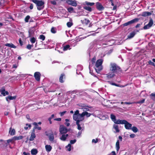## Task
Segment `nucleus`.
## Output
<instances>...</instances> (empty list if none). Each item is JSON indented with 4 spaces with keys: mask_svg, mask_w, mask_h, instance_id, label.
Wrapping results in <instances>:
<instances>
[{
    "mask_svg": "<svg viewBox=\"0 0 155 155\" xmlns=\"http://www.w3.org/2000/svg\"><path fill=\"white\" fill-rule=\"evenodd\" d=\"M153 24V20L152 18H150L149 20L148 23L146 25H145L143 27L144 29H149L151 27Z\"/></svg>",
    "mask_w": 155,
    "mask_h": 155,
    "instance_id": "ddd939ff",
    "label": "nucleus"
},
{
    "mask_svg": "<svg viewBox=\"0 0 155 155\" xmlns=\"http://www.w3.org/2000/svg\"><path fill=\"white\" fill-rule=\"evenodd\" d=\"M82 115L83 116V117H84V116H86L87 117H88L91 116V114L87 112H83L82 113Z\"/></svg>",
    "mask_w": 155,
    "mask_h": 155,
    "instance_id": "412c9836",
    "label": "nucleus"
},
{
    "mask_svg": "<svg viewBox=\"0 0 155 155\" xmlns=\"http://www.w3.org/2000/svg\"><path fill=\"white\" fill-rule=\"evenodd\" d=\"M120 123V124H124L125 127L126 129H130L131 128L132 126V124L129 123L125 120H122Z\"/></svg>",
    "mask_w": 155,
    "mask_h": 155,
    "instance_id": "20e7f679",
    "label": "nucleus"
},
{
    "mask_svg": "<svg viewBox=\"0 0 155 155\" xmlns=\"http://www.w3.org/2000/svg\"><path fill=\"white\" fill-rule=\"evenodd\" d=\"M152 13L151 12H142L141 16L143 17H146L151 15Z\"/></svg>",
    "mask_w": 155,
    "mask_h": 155,
    "instance_id": "dca6fc26",
    "label": "nucleus"
},
{
    "mask_svg": "<svg viewBox=\"0 0 155 155\" xmlns=\"http://www.w3.org/2000/svg\"><path fill=\"white\" fill-rule=\"evenodd\" d=\"M66 112V111H64L62 112H61L60 113V114L61 116H62L64 115V114Z\"/></svg>",
    "mask_w": 155,
    "mask_h": 155,
    "instance_id": "6e6d98bb",
    "label": "nucleus"
},
{
    "mask_svg": "<svg viewBox=\"0 0 155 155\" xmlns=\"http://www.w3.org/2000/svg\"><path fill=\"white\" fill-rule=\"evenodd\" d=\"M23 137L22 136H14L13 137V140H14V141L16 140H18L21 139L23 138Z\"/></svg>",
    "mask_w": 155,
    "mask_h": 155,
    "instance_id": "bb28decb",
    "label": "nucleus"
},
{
    "mask_svg": "<svg viewBox=\"0 0 155 155\" xmlns=\"http://www.w3.org/2000/svg\"><path fill=\"white\" fill-rule=\"evenodd\" d=\"M9 134L11 135H13L15 134V130L14 129H12V128L11 127L10 128L9 130Z\"/></svg>",
    "mask_w": 155,
    "mask_h": 155,
    "instance_id": "5701e85b",
    "label": "nucleus"
},
{
    "mask_svg": "<svg viewBox=\"0 0 155 155\" xmlns=\"http://www.w3.org/2000/svg\"><path fill=\"white\" fill-rule=\"evenodd\" d=\"M95 60H96V57H94L92 59V60H91L92 63V64H94L95 63Z\"/></svg>",
    "mask_w": 155,
    "mask_h": 155,
    "instance_id": "5fc2aeb1",
    "label": "nucleus"
},
{
    "mask_svg": "<svg viewBox=\"0 0 155 155\" xmlns=\"http://www.w3.org/2000/svg\"><path fill=\"white\" fill-rule=\"evenodd\" d=\"M110 70L113 73L119 72L121 71L120 68L115 63H111Z\"/></svg>",
    "mask_w": 155,
    "mask_h": 155,
    "instance_id": "f257e3e1",
    "label": "nucleus"
},
{
    "mask_svg": "<svg viewBox=\"0 0 155 155\" xmlns=\"http://www.w3.org/2000/svg\"><path fill=\"white\" fill-rule=\"evenodd\" d=\"M133 103L127 102H125L124 103V104H132Z\"/></svg>",
    "mask_w": 155,
    "mask_h": 155,
    "instance_id": "052dcab7",
    "label": "nucleus"
},
{
    "mask_svg": "<svg viewBox=\"0 0 155 155\" xmlns=\"http://www.w3.org/2000/svg\"><path fill=\"white\" fill-rule=\"evenodd\" d=\"M45 37L44 35H41L39 36V37L38 38L39 39H45Z\"/></svg>",
    "mask_w": 155,
    "mask_h": 155,
    "instance_id": "603ef678",
    "label": "nucleus"
},
{
    "mask_svg": "<svg viewBox=\"0 0 155 155\" xmlns=\"http://www.w3.org/2000/svg\"><path fill=\"white\" fill-rule=\"evenodd\" d=\"M135 35V33L134 31L130 33L127 36L128 38H133Z\"/></svg>",
    "mask_w": 155,
    "mask_h": 155,
    "instance_id": "c756f323",
    "label": "nucleus"
},
{
    "mask_svg": "<svg viewBox=\"0 0 155 155\" xmlns=\"http://www.w3.org/2000/svg\"><path fill=\"white\" fill-rule=\"evenodd\" d=\"M82 109H83L84 112H87L89 111V109L88 107H82Z\"/></svg>",
    "mask_w": 155,
    "mask_h": 155,
    "instance_id": "c03bdc74",
    "label": "nucleus"
},
{
    "mask_svg": "<svg viewBox=\"0 0 155 155\" xmlns=\"http://www.w3.org/2000/svg\"><path fill=\"white\" fill-rule=\"evenodd\" d=\"M67 10L69 12H72L74 11L73 8L72 7H70L68 8Z\"/></svg>",
    "mask_w": 155,
    "mask_h": 155,
    "instance_id": "a19ab883",
    "label": "nucleus"
},
{
    "mask_svg": "<svg viewBox=\"0 0 155 155\" xmlns=\"http://www.w3.org/2000/svg\"><path fill=\"white\" fill-rule=\"evenodd\" d=\"M36 136L35 134L31 133V137L29 139L30 141H32L34 140V139L35 137Z\"/></svg>",
    "mask_w": 155,
    "mask_h": 155,
    "instance_id": "473e14b6",
    "label": "nucleus"
},
{
    "mask_svg": "<svg viewBox=\"0 0 155 155\" xmlns=\"http://www.w3.org/2000/svg\"><path fill=\"white\" fill-rule=\"evenodd\" d=\"M83 5H85L86 6H92L94 5V2H90L87 1H85L83 4Z\"/></svg>",
    "mask_w": 155,
    "mask_h": 155,
    "instance_id": "f3484780",
    "label": "nucleus"
},
{
    "mask_svg": "<svg viewBox=\"0 0 155 155\" xmlns=\"http://www.w3.org/2000/svg\"><path fill=\"white\" fill-rule=\"evenodd\" d=\"M130 129L134 133H137L138 130L137 128L135 126L132 127Z\"/></svg>",
    "mask_w": 155,
    "mask_h": 155,
    "instance_id": "72a5a7b5",
    "label": "nucleus"
},
{
    "mask_svg": "<svg viewBox=\"0 0 155 155\" xmlns=\"http://www.w3.org/2000/svg\"><path fill=\"white\" fill-rule=\"evenodd\" d=\"M36 39H30V41L32 43H35V42Z\"/></svg>",
    "mask_w": 155,
    "mask_h": 155,
    "instance_id": "69168bd1",
    "label": "nucleus"
},
{
    "mask_svg": "<svg viewBox=\"0 0 155 155\" xmlns=\"http://www.w3.org/2000/svg\"><path fill=\"white\" fill-rule=\"evenodd\" d=\"M30 16L28 15L26 16L25 18V21L26 22H28L29 21V20L30 18Z\"/></svg>",
    "mask_w": 155,
    "mask_h": 155,
    "instance_id": "4c0bfd02",
    "label": "nucleus"
},
{
    "mask_svg": "<svg viewBox=\"0 0 155 155\" xmlns=\"http://www.w3.org/2000/svg\"><path fill=\"white\" fill-rule=\"evenodd\" d=\"M79 114V110H77L74 112V114L73 115V117L75 116L76 115H78L80 114Z\"/></svg>",
    "mask_w": 155,
    "mask_h": 155,
    "instance_id": "58836bf2",
    "label": "nucleus"
},
{
    "mask_svg": "<svg viewBox=\"0 0 155 155\" xmlns=\"http://www.w3.org/2000/svg\"><path fill=\"white\" fill-rule=\"evenodd\" d=\"M49 139L51 141H52L54 140V135L53 134H51L49 136Z\"/></svg>",
    "mask_w": 155,
    "mask_h": 155,
    "instance_id": "2f4dec72",
    "label": "nucleus"
},
{
    "mask_svg": "<svg viewBox=\"0 0 155 155\" xmlns=\"http://www.w3.org/2000/svg\"><path fill=\"white\" fill-rule=\"evenodd\" d=\"M76 141V139H74V140H71L70 141V144H74Z\"/></svg>",
    "mask_w": 155,
    "mask_h": 155,
    "instance_id": "de8ad7c7",
    "label": "nucleus"
},
{
    "mask_svg": "<svg viewBox=\"0 0 155 155\" xmlns=\"http://www.w3.org/2000/svg\"><path fill=\"white\" fill-rule=\"evenodd\" d=\"M13 141H14V140H13V138L11 139H9L7 140V142L8 143H12Z\"/></svg>",
    "mask_w": 155,
    "mask_h": 155,
    "instance_id": "8fccbe9b",
    "label": "nucleus"
},
{
    "mask_svg": "<svg viewBox=\"0 0 155 155\" xmlns=\"http://www.w3.org/2000/svg\"><path fill=\"white\" fill-rule=\"evenodd\" d=\"M151 98L153 100H155V93H152L150 95Z\"/></svg>",
    "mask_w": 155,
    "mask_h": 155,
    "instance_id": "e433bc0d",
    "label": "nucleus"
},
{
    "mask_svg": "<svg viewBox=\"0 0 155 155\" xmlns=\"http://www.w3.org/2000/svg\"><path fill=\"white\" fill-rule=\"evenodd\" d=\"M142 24H138L135 26L136 28H139Z\"/></svg>",
    "mask_w": 155,
    "mask_h": 155,
    "instance_id": "0e129e2a",
    "label": "nucleus"
},
{
    "mask_svg": "<svg viewBox=\"0 0 155 155\" xmlns=\"http://www.w3.org/2000/svg\"><path fill=\"white\" fill-rule=\"evenodd\" d=\"M136 135L134 134H132L130 135V137L131 138H134L135 137Z\"/></svg>",
    "mask_w": 155,
    "mask_h": 155,
    "instance_id": "13d9d810",
    "label": "nucleus"
},
{
    "mask_svg": "<svg viewBox=\"0 0 155 155\" xmlns=\"http://www.w3.org/2000/svg\"><path fill=\"white\" fill-rule=\"evenodd\" d=\"M65 78V75L64 74H61L59 78V81L61 83H63L64 81L63 80V79Z\"/></svg>",
    "mask_w": 155,
    "mask_h": 155,
    "instance_id": "aec40b11",
    "label": "nucleus"
},
{
    "mask_svg": "<svg viewBox=\"0 0 155 155\" xmlns=\"http://www.w3.org/2000/svg\"><path fill=\"white\" fill-rule=\"evenodd\" d=\"M76 124L78 126V129L79 130H81L82 128L79 124V122H76Z\"/></svg>",
    "mask_w": 155,
    "mask_h": 155,
    "instance_id": "37998d69",
    "label": "nucleus"
},
{
    "mask_svg": "<svg viewBox=\"0 0 155 155\" xmlns=\"http://www.w3.org/2000/svg\"><path fill=\"white\" fill-rule=\"evenodd\" d=\"M66 2L69 5H71L72 6L76 7L77 5V2L75 0H67Z\"/></svg>",
    "mask_w": 155,
    "mask_h": 155,
    "instance_id": "f8f14e48",
    "label": "nucleus"
},
{
    "mask_svg": "<svg viewBox=\"0 0 155 155\" xmlns=\"http://www.w3.org/2000/svg\"><path fill=\"white\" fill-rule=\"evenodd\" d=\"M16 98V96L12 97L11 96H8V97H6V100L7 101H8L9 100L15 99Z\"/></svg>",
    "mask_w": 155,
    "mask_h": 155,
    "instance_id": "cd10ccee",
    "label": "nucleus"
},
{
    "mask_svg": "<svg viewBox=\"0 0 155 155\" xmlns=\"http://www.w3.org/2000/svg\"><path fill=\"white\" fill-rule=\"evenodd\" d=\"M69 47L70 45H67L64 47L63 50L64 51L67 50L69 48Z\"/></svg>",
    "mask_w": 155,
    "mask_h": 155,
    "instance_id": "49530a36",
    "label": "nucleus"
},
{
    "mask_svg": "<svg viewBox=\"0 0 155 155\" xmlns=\"http://www.w3.org/2000/svg\"><path fill=\"white\" fill-rule=\"evenodd\" d=\"M110 117L112 121L116 124H120V122L122 120H117L116 119L115 116L112 114H110Z\"/></svg>",
    "mask_w": 155,
    "mask_h": 155,
    "instance_id": "1a4fd4ad",
    "label": "nucleus"
},
{
    "mask_svg": "<svg viewBox=\"0 0 155 155\" xmlns=\"http://www.w3.org/2000/svg\"><path fill=\"white\" fill-rule=\"evenodd\" d=\"M139 20V18H135L130 21L124 23L123 24L124 26H126L130 25L133 24L135 22H138Z\"/></svg>",
    "mask_w": 155,
    "mask_h": 155,
    "instance_id": "6e6552de",
    "label": "nucleus"
},
{
    "mask_svg": "<svg viewBox=\"0 0 155 155\" xmlns=\"http://www.w3.org/2000/svg\"><path fill=\"white\" fill-rule=\"evenodd\" d=\"M97 142H98V140L97 139H96L95 140L94 139H93L92 140V142L93 143H97Z\"/></svg>",
    "mask_w": 155,
    "mask_h": 155,
    "instance_id": "680f3d73",
    "label": "nucleus"
},
{
    "mask_svg": "<svg viewBox=\"0 0 155 155\" xmlns=\"http://www.w3.org/2000/svg\"><path fill=\"white\" fill-rule=\"evenodd\" d=\"M23 154L24 155H30V153H26L25 152H23Z\"/></svg>",
    "mask_w": 155,
    "mask_h": 155,
    "instance_id": "338daca9",
    "label": "nucleus"
},
{
    "mask_svg": "<svg viewBox=\"0 0 155 155\" xmlns=\"http://www.w3.org/2000/svg\"><path fill=\"white\" fill-rule=\"evenodd\" d=\"M31 127V124H26V126L24 127V129H25L26 130H27L28 129V127L30 128Z\"/></svg>",
    "mask_w": 155,
    "mask_h": 155,
    "instance_id": "a18cd8bd",
    "label": "nucleus"
},
{
    "mask_svg": "<svg viewBox=\"0 0 155 155\" xmlns=\"http://www.w3.org/2000/svg\"><path fill=\"white\" fill-rule=\"evenodd\" d=\"M102 61L101 59H99L97 61L95 64V69L97 72L98 73L102 69L101 65Z\"/></svg>",
    "mask_w": 155,
    "mask_h": 155,
    "instance_id": "7ed1b4c3",
    "label": "nucleus"
},
{
    "mask_svg": "<svg viewBox=\"0 0 155 155\" xmlns=\"http://www.w3.org/2000/svg\"><path fill=\"white\" fill-rule=\"evenodd\" d=\"M32 46L30 45H28L27 46V48L28 49H31Z\"/></svg>",
    "mask_w": 155,
    "mask_h": 155,
    "instance_id": "bf43d9fd",
    "label": "nucleus"
},
{
    "mask_svg": "<svg viewBox=\"0 0 155 155\" xmlns=\"http://www.w3.org/2000/svg\"><path fill=\"white\" fill-rule=\"evenodd\" d=\"M148 63L149 64L151 65H152L153 66H155V64H154V63L150 60L149 61Z\"/></svg>",
    "mask_w": 155,
    "mask_h": 155,
    "instance_id": "09e8293b",
    "label": "nucleus"
},
{
    "mask_svg": "<svg viewBox=\"0 0 155 155\" xmlns=\"http://www.w3.org/2000/svg\"><path fill=\"white\" fill-rule=\"evenodd\" d=\"M33 124L35 126L34 129H37L39 130H41V127L38 126L37 123L35 122L33 123Z\"/></svg>",
    "mask_w": 155,
    "mask_h": 155,
    "instance_id": "4be33fe9",
    "label": "nucleus"
},
{
    "mask_svg": "<svg viewBox=\"0 0 155 155\" xmlns=\"http://www.w3.org/2000/svg\"><path fill=\"white\" fill-rule=\"evenodd\" d=\"M45 148L46 150L48 152H49L51 151L52 147L51 146L48 145H46L45 146Z\"/></svg>",
    "mask_w": 155,
    "mask_h": 155,
    "instance_id": "6ab92c4d",
    "label": "nucleus"
},
{
    "mask_svg": "<svg viewBox=\"0 0 155 155\" xmlns=\"http://www.w3.org/2000/svg\"><path fill=\"white\" fill-rule=\"evenodd\" d=\"M119 41V39H117L115 41H114V39H111L107 41V45L109 46H111L114 43H115L116 44L120 45L123 42V41H122L121 40H120V42L119 43L118 42Z\"/></svg>",
    "mask_w": 155,
    "mask_h": 155,
    "instance_id": "39448f33",
    "label": "nucleus"
},
{
    "mask_svg": "<svg viewBox=\"0 0 155 155\" xmlns=\"http://www.w3.org/2000/svg\"><path fill=\"white\" fill-rule=\"evenodd\" d=\"M77 71H78V70H81L82 69V67L81 65H78L77 66Z\"/></svg>",
    "mask_w": 155,
    "mask_h": 155,
    "instance_id": "3c124183",
    "label": "nucleus"
},
{
    "mask_svg": "<svg viewBox=\"0 0 155 155\" xmlns=\"http://www.w3.org/2000/svg\"><path fill=\"white\" fill-rule=\"evenodd\" d=\"M115 147L117 151V152H118L120 148L119 140H117L116 143Z\"/></svg>",
    "mask_w": 155,
    "mask_h": 155,
    "instance_id": "b1692460",
    "label": "nucleus"
},
{
    "mask_svg": "<svg viewBox=\"0 0 155 155\" xmlns=\"http://www.w3.org/2000/svg\"><path fill=\"white\" fill-rule=\"evenodd\" d=\"M144 101H145V99H143L142 100H141V101H139L138 102H137L136 103H141V104H142V103H144Z\"/></svg>",
    "mask_w": 155,
    "mask_h": 155,
    "instance_id": "4d7b16f0",
    "label": "nucleus"
},
{
    "mask_svg": "<svg viewBox=\"0 0 155 155\" xmlns=\"http://www.w3.org/2000/svg\"><path fill=\"white\" fill-rule=\"evenodd\" d=\"M111 154V155H116V153L115 151H112L111 153H110Z\"/></svg>",
    "mask_w": 155,
    "mask_h": 155,
    "instance_id": "774afa93",
    "label": "nucleus"
},
{
    "mask_svg": "<svg viewBox=\"0 0 155 155\" xmlns=\"http://www.w3.org/2000/svg\"><path fill=\"white\" fill-rule=\"evenodd\" d=\"M83 8L84 9L89 12H91L92 11V9L90 6L84 5L83 6Z\"/></svg>",
    "mask_w": 155,
    "mask_h": 155,
    "instance_id": "393cba45",
    "label": "nucleus"
},
{
    "mask_svg": "<svg viewBox=\"0 0 155 155\" xmlns=\"http://www.w3.org/2000/svg\"><path fill=\"white\" fill-rule=\"evenodd\" d=\"M73 25V23L72 22L68 21L67 23V25L68 28L71 27Z\"/></svg>",
    "mask_w": 155,
    "mask_h": 155,
    "instance_id": "c9c22d12",
    "label": "nucleus"
},
{
    "mask_svg": "<svg viewBox=\"0 0 155 155\" xmlns=\"http://www.w3.org/2000/svg\"><path fill=\"white\" fill-rule=\"evenodd\" d=\"M51 4H53L54 5H56V2L55 1V0L51 1Z\"/></svg>",
    "mask_w": 155,
    "mask_h": 155,
    "instance_id": "864d4df0",
    "label": "nucleus"
},
{
    "mask_svg": "<svg viewBox=\"0 0 155 155\" xmlns=\"http://www.w3.org/2000/svg\"><path fill=\"white\" fill-rule=\"evenodd\" d=\"M60 132L61 134H64L68 132V130L66 127L63 125H61L59 129Z\"/></svg>",
    "mask_w": 155,
    "mask_h": 155,
    "instance_id": "9d476101",
    "label": "nucleus"
},
{
    "mask_svg": "<svg viewBox=\"0 0 155 155\" xmlns=\"http://www.w3.org/2000/svg\"><path fill=\"white\" fill-rule=\"evenodd\" d=\"M114 73H110L108 74H107V77L108 78H110L113 77L115 75L114 74Z\"/></svg>",
    "mask_w": 155,
    "mask_h": 155,
    "instance_id": "7c9ffc66",
    "label": "nucleus"
},
{
    "mask_svg": "<svg viewBox=\"0 0 155 155\" xmlns=\"http://www.w3.org/2000/svg\"><path fill=\"white\" fill-rule=\"evenodd\" d=\"M5 45L6 46L10 47L13 48H16V47L14 44L12 43H7L5 44Z\"/></svg>",
    "mask_w": 155,
    "mask_h": 155,
    "instance_id": "a878e982",
    "label": "nucleus"
},
{
    "mask_svg": "<svg viewBox=\"0 0 155 155\" xmlns=\"http://www.w3.org/2000/svg\"><path fill=\"white\" fill-rule=\"evenodd\" d=\"M54 120L58 121H60L61 120V118H55L54 119Z\"/></svg>",
    "mask_w": 155,
    "mask_h": 155,
    "instance_id": "e2e57ef3",
    "label": "nucleus"
},
{
    "mask_svg": "<svg viewBox=\"0 0 155 155\" xmlns=\"http://www.w3.org/2000/svg\"><path fill=\"white\" fill-rule=\"evenodd\" d=\"M38 152V151L36 149H33L31 150V153L33 155H36Z\"/></svg>",
    "mask_w": 155,
    "mask_h": 155,
    "instance_id": "c85d7f7f",
    "label": "nucleus"
},
{
    "mask_svg": "<svg viewBox=\"0 0 155 155\" xmlns=\"http://www.w3.org/2000/svg\"><path fill=\"white\" fill-rule=\"evenodd\" d=\"M113 127L115 130L116 132H119V130L118 128V125L114 124L113 126Z\"/></svg>",
    "mask_w": 155,
    "mask_h": 155,
    "instance_id": "f704fd0d",
    "label": "nucleus"
},
{
    "mask_svg": "<svg viewBox=\"0 0 155 155\" xmlns=\"http://www.w3.org/2000/svg\"><path fill=\"white\" fill-rule=\"evenodd\" d=\"M96 8L99 11H101L104 9V8L101 4L98 2L96 3Z\"/></svg>",
    "mask_w": 155,
    "mask_h": 155,
    "instance_id": "9b49d317",
    "label": "nucleus"
},
{
    "mask_svg": "<svg viewBox=\"0 0 155 155\" xmlns=\"http://www.w3.org/2000/svg\"><path fill=\"white\" fill-rule=\"evenodd\" d=\"M62 134L61 136L60 137V140L63 141H65L67 137L68 136V134L65 135L64 134Z\"/></svg>",
    "mask_w": 155,
    "mask_h": 155,
    "instance_id": "a211bd4d",
    "label": "nucleus"
},
{
    "mask_svg": "<svg viewBox=\"0 0 155 155\" xmlns=\"http://www.w3.org/2000/svg\"><path fill=\"white\" fill-rule=\"evenodd\" d=\"M71 145L70 144H69L67 146L66 148L67 150L68 151H70L71 150Z\"/></svg>",
    "mask_w": 155,
    "mask_h": 155,
    "instance_id": "ea45409f",
    "label": "nucleus"
},
{
    "mask_svg": "<svg viewBox=\"0 0 155 155\" xmlns=\"http://www.w3.org/2000/svg\"><path fill=\"white\" fill-rule=\"evenodd\" d=\"M81 22L83 25H87L89 24L88 26L90 27H91L92 25L90 21L87 18H84L81 20Z\"/></svg>",
    "mask_w": 155,
    "mask_h": 155,
    "instance_id": "423d86ee",
    "label": "nucleus"
},
{
    "mask_svg": "<svg viewBox=\"0 0 155 155\" xmlns=\"http://www.w3.org/2000/svg\"><path fill=\"white\" fill-rule=\"evenodd\" d=\"M34 76L36 81H39L40 80L41 74L40 72H35L34 74Z\"/></svg>",
    "mask_w": 155,
    "mask_h": 155,
    "instance_id": "2eb2a0df",
    "label": "nucleus"
},
{
    "mask_svg": "<svg viewBox=\"0 0 155 155\" xmlns=\"http://www.w3.org/2000/svg\"><path fill=\"white\" fill-rule=\"evenodd\" d=\"M31 1L36 4L38 10H41L43 8L44 4V2L41 0H31Z\"/></svg>",
    "mask_w": 155,
    "mask_h": 155,
    "instance_id": "f03ea898",
    "label": "nucleus"
},
{
    "mask_svg": "<svg viewBox=\"0 0 155 155\" xmlns=\"http://www.w3.org/2000/svg\"><path fill=\"white\" fill-rule=\"evenodd\" d=\"M56 29L54 27H52L51 29V32L53 33H55L56 32Z\"/></svg>",
    "mask_w": 155,
    "mask_h": 155,
    "instance_id": "79ce46f5",
    "label": "nucleus"
},
{
    "mask_svg": "<svg viewBox=\"0 0 155 155\" xmlns=\"http://www.w3.org/2000/svg\"><path fill=\"white\" fill-rule=\"evenodd\" d=\"M0 92H1L2 95L4 96H5L6 95H8L9 94L8 92V91H5L4 87H2L0 90Z\"/></svg>",
    "mask_w": 155,
    "mask_h": 155,
    "instance_id": "4468645a",
    "label": "nucleus"
},
{
    "mask_svg": "<svg viewBox=\"0 0 155 155\" xmlns=\"http://www.w3.org/2000/svg\"><path fill=\"white\" fill-rule=\"evenodd\" d=\"M73 119L76 121V122H80L84 119V117L82 115V113L80 115L73 117Z\"/></svg>",
    "mask_w": 155,
    "mask_h": 155,
    "instance_id": "0eeeda50",
    "label": "nucleus"
}]
</instances>
